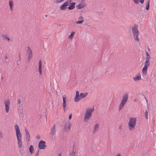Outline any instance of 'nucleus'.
<instances>
[{
  "mask_svg": "<svg viewBox=\"0 0 156 156\" xmlns=\"http://www.w3.org/2000/svg\"><path fill=\"white\" fill-rule=\"evenodd\" d=\"M146 53L147 57H150V56L149 55V53L147 52L146 51Z\"/></svg>",
  "mask_w": 156,
  "mask_h": 156,
  "instance_id": "58836bf2",
  "label": "nucleus"
},
{
  "mask_svg": "<svg viewBox=\"0 0 156 156\" xmlns=\"http://www.w3.org/2000/svg\"><path fill=\"white\" fill-rule=\"evenodd\" d=\"M63 98V103L62 106L64 111L65 110L66 106V95H64L62 98Z\"/></svg>",
  "mask_w": 156,
  "mask_h": 156,
  "instance_id": "ddd939ff",
  "label": "nucleus"
},
{
  "mask_svg": "<svg viewBox=\"0 0 156 156\" xmlns=\"http://www.w3.org/2000/svg\"><path fill=\"white\" fill-rule=\"evenodd\" d=\"M36 137L37 139H39L40 138V136L38 135H37V136H36Z\"/></svg>",
  "mask_w": 156,
  "mask_h": 156,
  "instance_id": "ea45409f",
  "label": "nucleus"
},
{
  "mask_svg": "<svg viewBox=\"0 0 156 156\" xmlns=\"http://www.w3.org/2000/svg\"><path fill=\"white\" fill-rule=\"evenodd\" d=\"M148 51H149L150 50V49L149 48V47L148 48Z\"/></svg>",
  "mask_w": 156,
  "mask_h": 156,
  "instance_id": "8fccbe9b",
  "label": "nucleus"
},
{
  "mask_svg": "<svg viewBox=\"0 0 156 156\" xmlns=\"http://www.w3.org/2000/svg\"><path fill=\"white\" fill-rule=\"evenodd\" d=\"M27 62H30V59H29V60H28V58Z\"/></svg>",
  "mask_w": 156,
  "mask_h": 156,
  "instance_id": "de8ad7c7",
  "label": "nucleus"
},
{
  "mask_svg": "<svg viewBox=\"0 0 156 156\" xmlns=\"http://www.w3.org/2000/svg\"><path fill=\"white\" fill-rule=\"evenodd\" d=\"M19 61H20V59H21V58H20V53H19Z\"/></svg>",
  "mask_w": 156,
  "mask_h": 156,
  "instance_id": "79ce46f5",
  "label": "nucleus"
},
{
  "mask_svg": "<svg viewBox=\"0 0 156 156\" xmlns=\"http://www.w3.org/2000/svg\"><path fill=\"white\" fill-rule=\"evenodd\" d=\"M83 18L82 16H80L78 19L79 20V21L76 22V24H82L84 21Z\"/></svg>",
  "mask_w": 156,
  "mask_h": 156,
  "instance_id": "2eb2a0df",
  "label": "nucleus"
},
{
  "mask_svg": "<svg viewBox=\"0 0 156 156\" xmlns=\"http://www.w3.org/2000/svg\"><path fill=\"white\" fill-rule=\"evenodd\" d=\"M28 49L27 50V53L28 54V60L30 59L32 56V52L29 47H28Z\"/></svg>",
  "mask_w": 156,
  "mask_h": 156,
  "instance_id": "f8f14e48",
  "label": "nucleus"
},
{
  "mask_svg": "<svg viewBox=\"0 0 156 156\" xmlns=\"http://www.w3.org/2000/svg\"><path fill=\"white\" fill-rule=\"evenodd\" d=\"M136 119L135 118H132L129 119L128 122V127L130 130L134 129L136 123Z\"/></svg>",
  "mask_w": 156,
  "mask_h": 156,
  "instance_id": "20e7f679",
  "label": "nucleus"
},
{
  "mask_svg": "<svg viewBox=\"0 0 156 156\" xmlns=\"http://www.w3.org/2000/svg\"><path fill=\"white\" fill-rule=\"evenodd\" d=\"M99 127V124L98 123L95 124L94 127V130H93V133L96 131L98 129Z\"/></svg>",
  "mask_w": 156,
  "mask_h": 156,
  "instance_id": "b1692460",
  "label": "nucleus"
},
{
  "mask_svg": "<svg viewBox=\"0 0 156 156\" xmlns=\"http://www.w3.org/2000/svg\"><path fill=\"white\" fill-rule=\"evenodd\" d=\"M42 61L41 60H40L39 62V71L41 75L42 74Z\"/></svg>",
  "mask_w": 156,
  "mask_h": 156,
  "instance_id": "f3484780",
  "label": "nucleus"
},
{
  "mask_svg": "<svg viewBox=\"0 0 156 156\" xmlns=\"http://www.w3.org/2000/svg\"><path fill=\"white\" fill-rule=\"evenodd\" d=\"M66 6L63 4L61 6L60 9L62 10H64L66 9Z\"/></svg>",
  "mask_w": 156,
  "mask_h": 156,
  "instance_id": "c85d7f7f",
  "label": "nucleus"
},
{
  "mask_svg": "<svg viewBox=\"0 0 156 156\" xmlns=\"http://www.w3.org/2000/svg\"><path fill=\"white\" fill-rule=\"evenodd\" d=\"M88 94V93H81L80 94V100L86 97Z\"/></svg>",
  "mask_w": 156,
  "mask_h": 156,
  "instance_id": "a211bd4d",
  "label": "nucleus"
},
{
  "mask_svg": "<svg viewBox=\"0 0 156 156\" xmlns=\"http://www.w3.org/2000/svg\"><path fill=\"white\" fill-rule=\"evenodd\" d=\"M3 137V135L2 132L0 131V138L2 139Z\"/></svg>",
  "mask_w": 156,
  "mask_h": 156,
  "instance_id": "c9c22d12",
  "label": "nucleus"
},
{
  "mask_svg": "<svg viewBox=\"0 0 156 156\" xmlns=\"http://www.w3.org/2000/svg\"><path fill=\"white\" fill-rule=\"evenodd\" d=\"M68 126L67 127L68 129L67 130V131H69L70 129V127L71 126V124L69 122L68 123Z\"/></svg>",
  "mask_w": 156,
  "mask_h": 156,
  "instance_id": "7c9ffc66",
  "label": "nucleus"
},
{
  "mask_svg": "<svg viewBox=\"0 0 156 156\" xmlns=\"http://www.w3.org/2000/svg\"><path fill=\"white\" fill-rule=\"evenodd\" d=\"M75 33V32H73L71 33L70 35L69 36V39H71L73 38V37L74 36V34Z\"/></svg>",
  "mask_w": 156,
  "mask_h": 156,
  "instance_id": "c756f323",
  "label": "nucleus"
},
{
  "mask_svg": "<svg viewBox=\"0 0 156 156\" xmlns=\"http://www.w3.org/2000/svg\"><path fill=\"white\" fill-rule=\"evenodd\" d=\"M121 127H122V126H121V125L119 127V129H121Z\"/></svg>",
  "mask_w": 156,
  "mask_h": 156,
  "instance_id": "a18cd8bd",
  "label": "nucleus"
},
{
  "mask_svg": "<svg viewBox=\"0 0 156 156\" xmlns=\"http://www.w3.org/2000/svg\"><path fill=\"white\" fill-rule=\"evenodd\" d=\"M45 142L43 140L40 141L38 144V148L40 149H45L46 147V146L45 145Z\"/></svg>",
  "mask_w": 156,
  "mask_h": 156,
  "instance_id": "1a4fd4ad",
  "label": "nucleus"
},
{
  "mask_svg": "<svg viewBox=\"0 0 156 156\" xmlns=\"http://www.w3.org/2000/svg\"><path fill=\"white\" fill-rule=\"evenodd\" d=\"M72 114L71 113L69 115V120H70L72 118Z\"/></svg>",
  "mask_w": 156,
  "mask_h": 156,
  "instance_id": "e433bc0d",
  "label": "nucleus"
},
{
  "mask_svg": "<svg viewBox=\"0 0 156 156\" xmlns=\"http://www.w3.org/2000/svg\"><path fill=\"white\" fill-rule=\"evenodd\" d=\"M75 2L70 3L69 5V6L68 7V9L72 10L74 9L75 8Z\"/></svg>",
  "mask_w": 156,
  "mask_h": 156,
  "instance_id": "dca6fc26",
  "label": "nucleus"
},
{
  "mask_svg": "<svg viewBox=\"0 0 156 156\" xmlns=\"http://www.w3.org/2000/svg\"><path fill=\"white\" fill-rule=\"evenodd\" d=\"M150 82H151V80H150Z\"/></svg>",
  "mask_w": 156,
  "mask_h": 156,
  "instance_id": "6e6d98bb",
  "label": "nucleus"
},
{
  "mask_svg": "<svg viewBox=\"0 0 156 156\" xmlns=\"http://www.w3.org/2000/svg\"><path fill=\"white\" fill-rule=\"evenodd\" d=\"M56 125L54 124L52 127L50 128V134L51 135L53 136L55 135L56 133Z\"/></svg>",
  "mask_w": 156,
  "mask_h": 156,
  "instance_id": "6e6552de",
  "label": "nucleus"
},
{
  "mask_svg": "<svg viewBox=\"0 0 156 156\" xmlns=\"http://www.w3.org/2000/svg\"><path fill=\"white\" fill-rule=\"evenodd\" d=\"M47 118H46V121H47Z\"/></svg>",
  "mask_w": 156,
  "mask_h": 156,
  "instance_id": "5fc2aeb1",
  "label": "nucleus"
},
{
  "mask_svg": "<svg viewBox=\"0 0 156 156\" xmlns=\"http://www.w3.org/2000/svg\"><path fill=\"white\" fill-rule=\"evenodd\" d=\"M150 57H147L145 58L146 61L144 63V66L142 69V74L144 76H145L147 74V68L150 65Z\"/></svg>",
  "mask_w": 156,
  "mask_h": 156,
  "instance_id": "f03ea898",
  "label": "nucleus"
},
{
  "mask_svg": "<svg viewBox=\"0 0 156 156\" xmlns=\"http://www.w3.org/2000/svg\"><path fill=\"white\" fill-rule=\"evenodd\" d=\"M136 99H134L133 100V101L135 102H136Z\"/></svg>",
  "mask_w": 156,
  "mask_h": 156,
  "instance_id": "49530a36",
  "label": "nucleus"
},
{
  "mask_svg": "<svg viewBox=\"0 0 156 156\" xmlns=\"http://www.w3.org/2000/svg\"><path fill=\"white\" fill-rule=\"evenodd\" d=\"M80 95H79V93L78 91H76V96L74 98V101L76 102H78L80 101Z\"/></svg>",
  "mask_w": 156,
  "mask_h": 156,
  "instance_id": "4468645a",
  "label": "nucleus"
},
{
  "mask_svg": "<svg viewBox=\"0 0 156 156\" xmlns=\"http://www.w3.org/2000/svg\"><path fill=\"white\" fill-rule=\"evenodd\" d=\"M85 5L82 3H80L78 5H76V7L77 9H81L84 7Z\"/></svg>",
  "mask_w": 156,
  "mask_h": 156,
  "instance_id": "5701e85b",
  "label": "nucleus"
},
{
  "mask_svg": "<svg viewBox=\"0 0 156 156\" xmlns=\"http://www.w3.org/2000/svg\"><path fill=\"white\" fill-rule=\"evenodd\" d=\"M9 6L11 10L12 11L13 9V4L12 0H10L9 2Z\"/></svg>",
  "mask_w": 156,
  "mask_h": 156,
  "instance_id": "412c9836",
  "label": "nucleus"
},
{
  "mask_svg": "<svg viewBox=\"0 0 156 156\" xmlns=\"http://www.w3.org/2000/svg\"><path fill=\"white\" fill-rule=\"evenodd\" d=\"M16 130V135L22 134L20 132L19 126L17 124H16L14 126Z\"/></svg>",
  "mask_w": 156,
  "mask_h": 156,
  "instance_id": "9b49d317",
  "label": "nucleus"
},
{
  "mask_svg": "<svg viewBox=\"0 0 156 156\" xmlns=\"http://www.w3.org/2000/svg\"><path fill=\"white\" fill-rule=\"evenodd\" d=\"M116 156H121L120 154H117V155Z\"/></svg>",
  "mask_w": 156,
  "mask_h": 156,
  "instance_id": "37998d69",
  "label": "nucleus"
},
{
  "mask_svg": "<svg viewBox=\"0 0 156 156\" xmlns=\"http://www.w3.org/2000/svg\"><path fill=\"white\" fill-rule=\"evenodd\" d=\"M23 105L22 104H21L19 105V107L18 108V109L19 111H20V112L21 113L23 112Z\"/></svg>",
  "mask_w": 156,
  "mask_h": 156,
  "instance_id": "cd10ccee",
  "label": "nucleus"
},
{
  "mask_svg": "<svg viewBox=\"0 0 156 156\" xmlns=\"http://www.w3.org/2000/svg\"><path fill=\"white\" fill-rule=\"evenodd\" d=\"M34 148L33 146L31 145L29 147V151L31 154L34 153Z\"/></svg>",
  "mask_w": 156,
  "mask_h": 156,
  "instance_id": "bb28decb",
  "label": "nucleus"
},
{
  "mask_svg": "<svg viewBox=\"0 0 156 156\" xmlns=\"http://www.w3.org/2000/svg\"><path fill=\"white\" fill-rule=\"evenodd\" d=\"M25 130L26 133V138L30 137V135L29 132L26 128H25Z\"/></svg>",
  "mask_w": 156,
  "mask_h": 156,
  "instance_id": "4be33fe9",
  "label": "nucleus"
},
{
  "mask_svg": "<svg viewBox=\"0 0 156 156\" xmlns=\"http://www.w3.org/2000/svg\"><path fill=\"white\" fill-rule=\"evenodd\" d=\"M17 140V143L18 144V147L19 148H21L22 147V135H16Z\"/></svg>",
  "mask_w": 156,
  "mask_h": 156,
  "instance_id": "0eeeda50",
  "label": "nucleus"
},
{
  "mask_svg": "<svg viewBox=\"0 0 156 156\" xmlns=\"http://www.w3.org/2000/svg\"><path fill=\"white\" fill-rule=\"evenodd\" d=\"M76 148L74 144L73 146V150L69 153L70 156H76Z\"/></svg>",
  "mask_w": 156,
  "mask_h": 156,
  "instance_id": "9d476101",
  "label": "nucleus"
},
{
  "mask_svg": "<svg viewBox=\"0 0 156 156\" xmlns=\"http://www.w3.org/2000/svg\"><path fill=\"white\" fill-rule=\"evenodd\" d=\"M30 138L28 137V138H26L27 140L28 141V142H29L30 141Z\"/></svg>",
  "mask_w": 156,
  "mask_h": 156,
  "instance_id": "a19ab883",
  "label": "nucleus"
},
{
  "mask_svg": "<svg viewBox=\"0 0 156 156\" xmlns=\"http://www.w3.org/2000/svg\"><path fill=\"white\" fill-rule=\"evenodd\" d=\"M6 112L8 113L10 108V101L9 99H5L4 101Z\"/></svg>",
  "mask_w": 156,
  "mask_h": 156,
  "instance_id": "423d86ee",
  "label": "nucleus"
},
{
  "mask_svg": "<svg viewBox=\"0 0 156 156\" xmlns=\"http://www.w3.org/2000/svg\"><path fill=\"white\" fill-rule=\"evenodd\" d=\"M45 16V17H47V15H46Z\"/></svg>",
  "mask_w": 156,
  "mask_h": 156,
  "instance_id": "864d4df0",
  "label": "nucleus"
},
{
  "mask_svg": "<svg viewBox=\"0 0 156 156\" xmlns=\"http://www.w3.org/2000/svg\"><path fill=\"white\" fill-rule=\"evenodd\" d=\"M150 0H148L146 4V9L147 10H148L149 9V6H150Z\"/></svg>",
  "mask_w": 156,
  "mask_h": 156,
  "instance_id": "393cba45",
  "label": "nucleus"
},
{
  "mask_svg": "<svg viewBox=\"0 0 156 156\" xmlns=\"http://www.w3.org/2000/svg\"><path fill=\"white\" fill-rule=\"evenodd\" d=\"M61 153H59L58 154V156H61Z\"/></svg>",
  "mask_w": 156,
  "mask_h": 156,
  "instance_id": "c03bdc74",
  "label": "nucleus"
},
{
  "mask_svg": "<svg viewBox=\"0 0 156 156\" xmlns=\"http://www.w3.org/2000/svg\"><path fill=\"white\" fill-rule=\"evenodd\" d=\"M128 93H125L122 97V100L119 105V110H121L123 108L124 105L127 102L128 98Z\"/></svg>",
  "mask_w": 156,
  "mask_h": 156,
  "instance_id": "7ed1b4c3",
  "label": "nucleus"
},
{
  "mask_svg": "<svg viewBox=\"0 0 156 156\" xmlns=\"http://www.w3.org/2000/svg\"><path fill=\"white\" fill-rule=\"evenodd\" d=\"M21 103V101L20 99H19L17 100V103L20 105Z\"/></svg>",
  "mask_w": 156,
  "mask_h": 156,
  "instance_id": "f704fd0d",
  "label": "nucleus"
},
{
  "mask_svg": "<svg viewBox=\"0 0 156 156\" xmlns=\"http://www.w3.org/2000/svg\"><path fill=\"white\" fill-rule=\"evenodd\" d=\"M94 110V108L91 109L87 108L84 116V121L87 122V120L88 119L92 116V112Z\"/></svg>",
  "mask_w": 156,
  "mask_h": 156,
  "instance_id": "39448f33",
  "label": "nucleus"
},
{
  "mask_svg": "<svg viewBox=\"0 0 156 156\" xmlns=\"http://www.w3.org/2000/svg\"><path fill=\"white\" fill-rule=\"evenodd\" d=\"M132 32L135 40L137 42H139L140 41L138 37L139 32L136 25H134V27H132Z\"/></svg>",
  "mask_w": 156,
  "mask_h": 156,
  "instance_id": "f257e3e1",
  "label": "nucleus"
},
{
  "mask_svg": "<svg viewBox=\"0 0 156 156\" xmlns=\"http://www.w3.org/2000/svg\"><path fill=\"white\" fill-rule=\"evenodd\" d=\"M133 79L135 81H137L138 80H141V76L140 74L139 75L133 77Z\"/></svg>",
  "mask_w": 156,
  "mask_h": 156,
  "instance_id": "6ab92c4d",
  "label": "nucleus"
},
{
  "mask_svg": "<svg viewBox=\"0 0 156 156\" xmlns=\"http://www.w3.org/2000/svg\"><path fill=\"white\" fill-rule=\"evenodd\" d=\"M64 0H57L56 2L57 3H60V2H62V1H63Z\"/></svg>",
  "mask_w": 156,
  "mask_h": 156,
  "instance_id": "72a5a7b5",
  "label": "nucleus"
},
{
  "mask_svg": "<svg viewBox=\"0 0 156 156\" xmlns=\"http://www.w3.org/2000/svg\"><path fill=\"white\" fill-rule=\"evenodd\" d=\"M2 37L3 38H4V39H5L6 40H7L8 41H9L10 40L11 41H12V40H10L9 38L7 37V35H6V34L2 35Z\"/></svg>",
  "mask_w": 156,
  "mask_h": 156,
  "instance_id": "a878e982",
  "label": "nucleus"
},
{
  "mask_svg": "<svg viewBox=\"0 0 156 156\" xmlns=\"http://www.w3.org/2000/svg\"><path fill=\"white\" fill-rule=\"evenodd\" d=\"M39 151V150L38 149V151H37V152L35 154V156H38Z\"/></svg>",
  "mask_w": 156,
  "mask_h": 156,
  "instance_id": "4c0bfd02",
  "label": "nucleus"
},
{
  "mask_svg": "<svg viewBox=\"0 0 156 156\" xmlns=\"http://www.w3.org/2000/svg\"><path fill=\"white\" fill-rule=\"evenodd\" d=\"M133 1L134 3L137 4L139 3V2H140L141 3L143 4L144 2V0H133Z\"/></svg>",
  "mask_w": 156,
  "mask_h": 156,
  "instance_id": "aec40b11",
  "label": "nucleus"
},
{
  "mask_svg": "<svg viewBox=\"0 0 156 156\" xmlns=\"http://www.w3.org/2000/svg\"><path fill=\"white\" fill-rule=\"evenodd\" d=\"M66 125H65V126L64 127V129H66Z\"/></svg>",
  "mask_w": 156,
  "mask_h": 156,
  "instance_id": "3c124183",
  "label": "nucleus"
},
{
  "mask_svg": "<svg viewBox=\"0 0 156 156\" xmlns=\"http://www.w3.org/2000/svg\"><path fill=\"white\" fill-rule=\"evenodd\" d=\"M145 114V116L146 117V119H148V112L147 111H146Z\"/></svg>",
  "mask_w": 156,
  "mask_h": 156,
  "instance_id": "473e14b6",
  "label": "nucleus"
},
{
  "mask_svg": "<svg viewBox=\"0 0 156 156\" xmlns=\"http://www.w3.org/2000/svg\"><path fill=\"white\" fill-rule=\"evenodd\" d=\"M71 0H68L66 2H65L64 3V4H65V5L66 6H68V5H69V2H71Z\"/></svg>",
  "mask_w": 156,
  "mask_h": 156,
  "instance_id": "2f4dec72",
  "label": "nucleus"
},
{
  "mask_svg": "<svg viewBox=\"0 0 156 156\" xmlns=\"http://www.w3.org/2000/svg\"><path fill=\"white\" fill-rule=\"evenodd\" d=\"M3 77H2L1 79H3Z\"/></svg>",
  "mask_w": 156,
  "mask_h": 156,
  "instance_id": "603ef678",
  "label": "nucleus"
},
{
  "mask_svg": "<svg viewBox=\"0 0 156 156\" xmlns=\"http://www.w3.org/2000/svg\"><path fill=\"white\" fill-rule=\"evenodd\" d=\"M5 59H7V56H6L5 57Z\"/></svg>",
  "mask_w": 156,
  "mask_h": 156,
  "instance_id": "09e8293b",
  "label": "nucleus"
}]
</instances>
